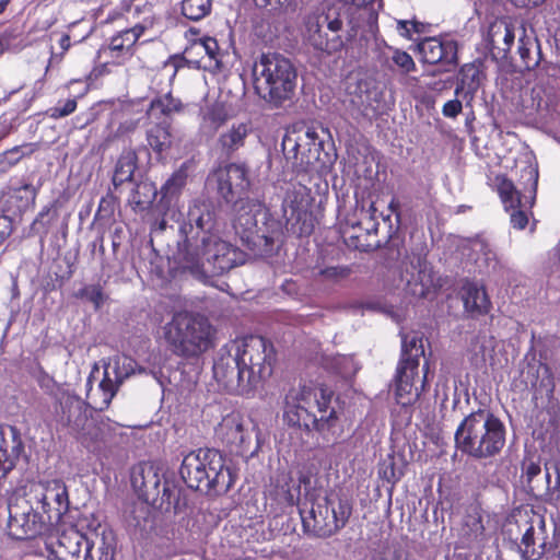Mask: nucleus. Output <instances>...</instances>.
Instances as JSON below:
<instances>
[{
  "instance_id": "f257e3e1",
  "label": "nucleus",
  "mask_w": 560,
  "mask_h": 560,
  "mask_svg": "<svg viewBox=\"0 0 560 560\" xmlns=\"http://www.w3.org/2000/svg\"><path fill=\"white\" fill-rule=\"evenodd\" d=\"M218 222L211 203L194 200L187 218L179 225L184 237L179 244V260L184 269L197 277L221 275L244 262V254L218 234Z\"/></svg>"
},
{
  "instance_id": "f03ea898",
  "label": "nucleus",
  "mask_w": 560,
  "mask_h": 560,
  "mask_svg": "<svg viewBox=\"0 0 560 560\" xmlns=\"http://www.w3.org/2000/svg\"><path fill=\"white\" fill-rule=\"evenodd\" d=\"M275 350L261 336L231 340L220 348L213 375L226 390L247 395L272 374Z\"/></svg>"
},
{
  "instance_id": "7ed1b4c3",
  "label": "nucleus",
  "mask_w": 560,
  "mask_h": 560,
  "mask_svg": "<svg viewBox=\"0 0 560 560\" xmlns=\"http://www.w3.org/2000/svg\"><path fill=\"white\" fill-rule=\"evenodd\" d=\"M332 392L320 384L291 387L284 396L283 419L291 427L320 433L332 432L337 413L330 406Z\"/></svg>"
},
{
  "instance_id": "20e7f679",
  "label": "nucleus",
  "mask_w": 560,
  "mask_h": 560,
  "mask_svg": "<svg viewBox=\"0 0 560 560\" xmlns=\"http://www.w3.org/2000/svg\"><path fill=\"white\" fill-rule=\"evenodd\" d=\"M257 95L269 106L279 108L291 102L298 86V71L290 59L279 54H262L253 67Z\"/></svg>"
},
{
  "instance_id": "39448f33",
  "label": "nucleus",
  "mask_w": 560,
  "mask_h": 560,
  "mask_svg": "<svg viewBox=\"0 0 560 560\" xmlns=\"http://www.w3.org/2000/svg\"><path fill=\"white\" fill-rule=\"evenodd\" d=\"M457 447L476 459H487L501 452L505 428L491 411L479 409L466 416L455 432Z\"/></svg>"
},
{
  "instance_id": "423d86ee",
  "label": "nucleus",
  "mask_w": 560,
  "mask_h": 560,
  "mask_svg": "<svg viewBox=\"0 0 560 560\" xmlns=\"http://www.w3.org/2000/svg\"><path fill=\"white\" fill-rule=\"evenodd\" d=\"M100 521L93 515H83L75 525L57 530L56 541L46 542L47 560H95L92 549L100 538ZM102 546L98 547L101 556L98 560H112L104 536L101 537Z\"/></svg>"
},
{
  "instance_id": "0eeeda50",
  "label": "nucleus",
  "mask_w": 560,
  "mask_h": 560,
  "mask_svg": "<svg viewBox=\"0 0 560 560\" xmlns=\"http://www.w3.org/2000/svg\"><path fill=\"white\" fill-rule=\"evenodd\" d=\"M215 330L209 320L198 314L179 311L162 327V335L173 353L195 358L213 345Z\"/></svg>"
},
{
  "instance_id": "6e6552de",
  "label": "nucleus",
  "mask_w": 560,
  "mask_h": 560,
  "mask_svg": "<svg viewBox=\"0 0 560 560\" xmlns=\"http://www.w3.org/2000/svg\"><path fill=\"white\" fill-rule=\"evenodd\" d=\"M179 474L189 488L206 492L224 493L234 482L222 455L213 448L188 453L182 462Z\"/></svg>"
},
{
  "instance_id": "1a4fd4ad",
  "label": "nucleus",
  "mask_w": 560,
  "mask_h": 560,
  "mask_svg": "<svg viewBox=\"0 0 560 560\" xmlns=\"http://www.w3.org/2000/svg\"><path fill=\"white\" fill-rule=\"evenodd\" d=\"M145 369L140 366L132 358L117 354L104 363L103 378L96 389L90 388L86 394L89 405L98 410L108 407L124 381L131 375L142 374Z\"/></svg>"
},
{
  "instance_id": "9d476101",
  "label": "nucleus",
  "mask_w": 560,
  "mask_h": 560,
  "mask_svg": "<svg viewBox=\"0 0 560 560\" xmlns=\"http://www.w3.org/2000/svg\"><path fill=\"white\" fill-rule=\"evenodd\" d=\"M523 177H527L528 185L521 194L511 180L497 177L498 192L506 211H511L510 221L514 229L523 230L528 222L526 211L532 208L536 197L538 171L533 166L523 170Z\"/></svg>"
},
{
  "instance_id": "9b49d317",
  "label": "nucleus",
  "mask_w": 560,
  "mask_h": 560,
  "mask_svg": "<svg viewBox=\"0 0 560 560\" xmlns=\"http://www.w3.org/2000/svg\"><path fill=\"white\" fill-rule=\"evenodd\" d=\"M62 408L67 425L81 444L92 452L100 450L109 435L108 424L89 417L80 398L69 397Z\"/></svg>"
},
{
  "instance_id": "f8f14e48",
  "label": "nucleus",
  "mask_w": 560,
  "mask_h": 560,
  "mask_svg": "<svg viewBox=\"0 0 560 560\" xmlns=\"http://www.w3.org/2000/svg\"><path fill=\"white\" fill-rule=\"evenodd\" d=\"M235 202V217L233 226L242 240L253 243L255 246L262 245L259 249L260 255H270L275 248V236L258 233V223L266 219L267 209L262 202L257 199H241Z\"/></svg>"
},
{
  "instance_id": "ddd939ff",
  "label": "nucleus",
  "mask_w": 560,
  "mask_h": 560,
  "mask_svg": "<svg viewBox=\"0 0 560 560\" xmlns=\"http://www.w3.org/2000/svg\"><path fill=\"white\" fill-rule=\"evenodd\" d=\"M300 513L306 533L315 537L326 538L345 526L350 515V508L341 500L338 501L336 508L331 500L325 499L323 503L313 506L307 516L304 515L303 511H300Z\"/></svg>"
},
{
  "instance_id": "4468645a",
  "label": "nucleus",
  "mask_w": 560,
  "mask_h": 560,
  "mask_svg": "<svg viewBox=\"0 0 560 560\" xmlns=\"http://www.w3.org/2000/svg\"><path fill=\"white\" fill-rule=\"evenodd\" d=\"M9 535L15 539H30L40 535L48 523L32 499L16 498L8 505Z\"/></svg>"
},
{
  "instance_id": "2eb2a0df",
  "label": "nucleus",
  "mask_w": 560,
  "mask_h": 560,
  "mask_svg": "<svg viewBox=\"0 0 560 560\" xmlns=\"http://www.w3.org/2000/svg\"><path fill=\"white\" fill-rule=\"evenodd\" d=\"M222 57L223 52L219 48L218 40L213 37H203L187 47L183 58H170L164 63L162 71L173 78L184 60L195 68L215 72L222 68Z\"/></svg>"
},
{
  "instance_id": "dca6fc26",
  "label": "nucleus",
  "mask_w": 560,
  "mask_h": 560,
  "mask_svg": "<svg viewBox=\"0 0 560 560\" xmlns=\"http://www.w3.org/2000/svg\"><path fill=\"white\" fill-rule=\"evenodd\" d=\"M283 150L293 153L295 164L307 171L314 163L320 160L323 141L313 127L300 128L285 135L282 141Z\"/></svg>"
},
{
  "instance_id": "f3484780",
  "label": "nucleus",
  "mask_w": 560,
  "mask_h": 560,
  "mask_svg": "<svg viewBox=\"0 0 560 560\" xmlns=\"http://www.w3.org/2000/svg\"><path fill=\"white\" fill-rule=\"evenodd\" d=\"M30 499L42 509L46 518L52 523L58 522L68 511L69 497L63 481L58 479L39 482L32 487Z\"/></svg>"
},
{
  "instance_id": "a211bd4d",
  "label": "nucleus",
  "mask_w": 560,
  "mask_h": 560,
  "mask_svg": "<svg viewBox=\"0 0 560 560\" xmlns=\"http://www.w3.org/2000/svg\"><path fill=\"white\" fill-rule=\"evenodd\" d=\"M305 25L307 38L316 49L332 52L342 47L339 35L342 21L338 16L331 19L329 13H315L307 18Z\"/></svg>"
},
{
  "instance_id": "6ab92c4d",
  "label": "nucleus",
  "mask_w": 560,
  "mask_h": 560,
  "mask_svg": "<svg viewBox=\"0 0 560 560\" xmlns=\"http://www.w3.org/2000/svg\"><path fill=\"white\" fill-rule=\"evenodd\" d=\"M401 282L405 290L412 296L427 298L439 287V279L435 277L431 266L417 259L401 262Z\"/></svg>"
},
{
  "instance_id": "aec40b11",
  "label": "nucleus",
  "mask_w": 560,
  "mask_h": 560,
  "mask_svg": "<svg viewBox=\"0 0 560 560\" xmlns=\"http://www.w3.org/2000/svg\"><path fill=\"white\" fill-rule=\"evenodd\" d=\"M130 481L139 498L144 501H156L166 495V482L162 483V477L158 469L149 464H141L132 468Z\"/></svg>"
},
{
  "instance_id": "412c9836",
  "label": "nucleus",
  "mask_w": 560,
  "mask_h": 560,
  "mask_svg": "<svg viewBox=\"0 0 560 560\" xmlns=\"http://www.w3.org/2000/svg\"><path fill=\"white\" fill-rule=\"evenodd\" d=\"M218 190L228 201L234 202L244 199L249 187L247 171L244 165L231 163L215 173Z\"/></svg>"
},
{
  "instance_id": "4be33fe9",
  "label": "nucleus",
  "mask_w": 560,
  "mask_h": 560,
  "mask_svg": "<svg viewBox=\"0 0 560 560\" xmlns=\"http://www.w3.org/2000/svg\"><path fill=\"white\" fill-rule=\"evenodd\" d=\"M425 374L419 378V368L416 363L399 364L395 381L396 401L401 406H410L416 402L424 387Z\"/></svg>"
},
{
  "instance_id": "5701e85b",
  "label": "nucleus",
  "mask_w": 560,
  "mask_h": 560,
  "mask_svg": "<svg viewBox=\"0 0 560 560\" xmlns=\"http://www.w3.org/2000/svg\"><path fill=\"white\" fill-rule=\"evenodd\" d=\"M254 424L240 412H232L222 418L215 428V435L228 445L243 446L250 438Z\"/></svg>"
},
{
  "instance_id": "b1692460",
  "label": "nucleus",
  "mask_w": 560,
  "mask_h": 560,
  "mask_svg": "<svg viewBox=\"0 0 560 560\" xmlns=\"http://www.w3.org/2000/svg\"><path fill=\"white\" fill-rule=\"evenodd\" d=\"M422 61L429 65H455L457 43L448 38L428 37L418 44Z\"/></svg>"
},
{
  "instance_id": "393cba45",
  "label": "nucleus",
  "mask_w": 560,
  "mask_h": 560,
  "mask_svg": "<svg viewBox=\"0 0 560 560\" xmlns=\"http://www.w3.org/2000/svg\"><path fill=\"white\" fill-rule=\"evenodd\" d=\"M194 167L195 162L192 160L185 161L161 187V202L163 206L168 207L166 215L172 213V218L175 217V212L170 207L173 201L178 199Z\"/></svg>"
},
{
  "instance_id": "a878e982",
  "label": "nucleus",
  "mask_w": 560,
  "mask_h": 560,
  "mask_svg": "<svg viewBox=\"0 0 560 560\" xmlns=\"http://www.w3.org/2000/svg\"><path fill=\"white\" fill-rule=\"evenodd\" d=\"M463 255L475 265L476 270L479 272L494 270L498 265L495 253L490 245L481 238L467 242Z\"/></svg>"
},
{
  "instance_id": "bb28decb",
  "label": "nucleus",
  "mask_w": 560,
  "mask_h": 560,
  "mask_svg": "<svg viewBox=\"0 0 560 560\" xmlns=\"http://www.w3.org/2000/svg\"><path fill=\"white\" fill-rule=\"evenodd\" d=\"M465 310L471 314H483L489 311L490 301L482 285L466 282L462 289Z\"/></svg>"
},
{
  "instance_id": "cd10ccee",
  "label": "nucleus",
  "mask_w": 560,
  "mask_h": 560,
  "mask_svg": "<svg viewBox=\"0 0 560 560\" xmlns=\"http://www.w3.org/2000/svg\"><path fill=\"white\" fill-rule=\"evenodd\" d=\"M252 132L249 121H238L231 125L219 137V143L225 153L230 154L244 147L246 138Z\"/></svg>"
},
{
  "instance_id": "c85d7f7f",
  "label": "nucleus",
  "mask_w": 560,
  "mask_h": 560,
  "mask_svg": "<svg viewBox=\"0 0 560 560\" xmlns=\"http://www.w3.org/2000/svg\"><path fill=\"white\" fill-rule=\"evenodd\" d=\"M518 30L524 28L504 22L495 23L489 33L492 47L505 56L511 50L516 35L522 36V31Z\"/></svg>"
},
{
  "instance_id": "c756f323",
  "label": "nucleus",
  "mask_w": 560,
  "mask_h": 560,
  "mask_svg": "<svg viewBox=\"0 0 560 560\" xmlns=\"http://www.w3.org/2000/svg\"><path fill=\"white\" fill-rule=\"evenodd\" d=\"M229 119V113L223 103H214L201 109L200 131L213 136Z\"/></svg>"
},
{
  "instance_id": "7c9ffc66",
  "label": "nucleus",
  "mask_w": 560,
  "mask_h": 560,
  "mask_svg": "<svg viewBox=\"0 0 560 560\" xmlns=\"http://www.w3.org/2000/svg\"><path fill=\"white\" fill-rule=\"evenodd\" d=\"M305 190V187H300L287 192L282 209L288 221L300 220L302 214L306 213L308 200Z\"/></svg>"
},
{
  "instance_id": "2f4dec72",
  "label": "nucleus",
  "mask_w": 560,
  "mask_h": 560,
  "mask_svg": "<svg viewBox=\"0 0 560 560\" xmlns=\"http://www.w3.org/2000/svg\"><path fill=\"white\" fill-rule=\"evenodd\" d=\"M424 355L422 337L417 332H409L401 336V365L416 363L419 368V359Z\"/></svg>"
},
{
  "instance_id": "473e14b6",
  "label": "nucleus",
  "mask_w": 560,
  "mask_h": 560,
  "mask_svg": "<svg viewBox=\"0 0 560 560\" xmlns=\"http://www.w3.org/2000/svg\"><path fill=\"white\" fill-rule=\"evenodd\" d=\"M522 31V36L518 37L517 51L521 60L526 69H533L538 66L540 61V49L537 40L526 34L525 30Z\"/></svg>"
},
{
  "instance_id": "72a5a7b5",
  "label": "nucleus",
  "mask_w": 560,
  "mask_h": 560,
  "mask_svg": "<svg viewBox=\"0 0 560 560\" xmlns=\"http://www.w3.org/2000/svg\"><path fill=\"white\" fill-rule=\"evenodd\" d=\"M137 166V155L133 151H124L119 156L113 175V184L118 187L132 179Z\"/></svg>"
},
{
  "instance_id": "f704fd0d",
  "label": "nucleus",
  "mask_w": 560,
  "mask_h": 560,
  "mask_svg": "<svg viewBox=\"0 0 560 560\" xmlns=\"http://www.w3.org/2000/svg\"><path fill=\"white\" fill-rule=\"evenodd\" d=\"M324 366L334 373L349 378L355 375L360 365L355 362L352 355L337 354L334 357H325Z\"/></svg>"
},
{
  "instance_id": "c9c22d12",
  "label": "nucleus",
  "mask_w": 560,
  "mask_h": 560,
  "mask_svg": "<svg viewBox=\"0 0 560 560\" xmlns=\"http://www.w3.org/2000/svg\"><path fill=\"white\" fill-rule=\"evenodd\" d=\"M482 72L480 67L476 63H466L460 68L459 71V83L456 88V95L460 91L474 94L480 86Z\"/></svg>"
},
{
  "instance_id": "e433bc0d",
  "label": "nucleus",
  "mask_w": 560,
  "mask_h": 560,
  "mask_svg": "<svg viewBox=\"0 0 560 560\" xmlns=\"http://www.w3.org/2000/svg\"><path fill=\"white\" fill-rule=\"evenodd\" d=\"M147 138L149 145L156 152L166 151L172 145L173 141L170 125L166 122L151 127L147 132Z\"/></svg>"
},
{
  "instance_id": "4c0bfd02",
  "label": "nucleus",
  "mask_w": 560,
  "mask_h": 560,
  "mask_svg": "<svg viewBox=\"0 0 560 560\" xmlns=\"http://www.w3.org/2000/svg\"><path fill=\"white\" fill-rule=\"evenodd\" d=\"M180 108V101L173 97L168 92L163 96L156 97L150 102L149 114L153 116L159 114L168 116L173 113L179 112Z\"/></svg>"
},
{
  "instance_id": "58836bf2",
  "label": "nucleus",
  "mask_w": 560,
  "mask_h": 560,
  "mask_svg": "<svg viewBox=\"0 0 560 560\" xmlns=\"http://www.w3.org/2000/svg\"><path fill=\"white\" fill-rule=\"evenodd\" d=\"M535 528L530 525L523 534L520 551L524 560H538L544 553V545L535 546Z\"/></svg>"
},
{
  "instance_id": "ea45409f",
  "label": "nucleus",
  "mask_w": 560,
  "mask_h": 560,
  "mask_svg": "<svg viewBox=\"0 0 560 560\" xmlns=\"http://www.w3.org/2000/svg\"><path fill=\"white\" fill-rule=\"evenodd\" d=\"M212 7V0H183L182 13L191 21H199L207 16Z\"/></svg>"
},
{
  "instance_id": "a19ab883",
  "label": "nucleus",
  "mask_w": 560,
  "mask_h": 560,
  "mask_svg": "<svg viewBox=\"0 0 560 560\" xmlns=\"http://www.w3.org/2000/svg\"><path fill=\"white\" fill-rule=\"evenodd\" d=\"M36 195L37 190L33 185L24 184L21 187L14 189L12 198L18 201L16 208L20 211H25L34 206Z\"/></svg>"
},
{
  "instance_id": "79ce46f5",
  "label": "nucleus",
  "mask_w": 560,
  "mask_h": 560,
  "mask_svg": "<svg viewBox=\"0 0 560 560\" xmlns=\"http://www.w3.org/2000/svg\"><path fill=\"white\" fill-rule=\"evenodd\" d=\"M105 54L116 63H121L132 56V52L125 48L124 42L117 35L112 38Z\"/></svg>"
},
{
  "instance_id": "37998d69",
  "label": "nucleus",
  "mask_w": 560,
  "mask_h": 560,
  "mask_svg": "<svg viewBox=\"0 0 560 560\" xmlns=\"http://www.w3.org/2000/svg\"><path fill=\"white\" fill-rule=\"evenodd\" d=\"M389 50L392 51L390 60L401 72L409 73L416 69V63L408 52L393 48H389Z\"/></svg>"
},
{
  "instance_id": "c03bdc74",
  "label": "nucleus",
  "mask_w": 560,
  "mask_h": 560,
  "mask_svg": "<svg viewBox=\"0 0 560 560\" xmlns=\"http://www.w3.org/2000/svg\"><path fill=\"white\" fill-rule=\"evenodd\" d=\"M77 296L90 301L95 308H100L104 302L103 290L95 284L85 285L77 293Z\"/></svg>"
},
{
  "instance_id": "a18cd8bd",
  "label": "nucleus",
  "mask_w": 560,
  "mask_h": 560,
  "mask_svg": "<svg viewBox=\"0 0 560 560\" xmlns=\"http://www.w3.org/2000/svg\"><path fill=\"white\" fill-rule=\"evenodd\" d=\"M144 27L142 25H135L132 28L125 30L120 32L117 36L120 40L124 42L125 48H127L130 52H132V48L141 34L143 33Z\"/></svg>"
},
{
  "instance_id": "49530a36",
  "label": "nucleus",
  "mask_w": 560,
  "mask_h": 560,
  "mask_svg": "<svg viewBox=\"0 0 560 560\" xmlns=\"http://www.w3.org/2000/svg\"><path fill=\"white\" fill-rule=\"evenodd\" d=\"M21 148L15 147L0 154V173H5L22 158Z\"/></svg>"
},
{
  "instance_id": "de8ad7c7",
  "label": "nucleus",
  "mask_w": 560,
  "mask_h": 560,
  "mask_svg": "<svg viewBox=\"0 0 560 560\" xmlns=\"http://www.w3.org/2000/svg\"><path fill=\"white\" fill-rule=\"evenodd\" d=\"M77 109V100L69 98L65 103H58L55 107L50 109V117L58 119L66 116H69Z\"/></svg>"
},
{
  "instance_id": "09e8293b",
  "label": "nucleus",
  "mask_w": 560,
  "mask_h": 560,
  "mask_svg": "<svg viewBox=\"0 0 560 560\" xmlns=\"http://www.w3.org/2000/svg\"><path fill=\"white\" fill-rule=\"evenodd\" d=\"M463 105L458 100H451L446 102L442 108L445 117L455 118L462 112Z\"/></svg>"
},
{
  "instance_id": "8fccbe9b",
  "label": "nucleus",
  "mask_w": 560,
  "mask_h": 560,
  "mask_svg": "<svg viewBox=\"0 0 560 560\" xmlns=\"http://www.w3.org/2000/svg\"><path fill=\"white\" fill-rule=\"evenodd\" d=\"M366 97H364L362 94L352 97L350 100L351 105L360 113L364 114L366 112Z\"/></svg>"
},
{
  "instance_id": "3c124183",
  "label": "nucleus",
  "mask_w": 560,
  "mask_h": 560,
  "mask_svg": "<svg viewBox=\"0 0 560 560\" xmlns=\"http://www.w3.org/2000/svg\"><path fill=\"white\" fill-rule=\"evenodd\" d=\"M325 279H337L343 276V271L338 267H329L320 271Z\"/></svg>"
},
{
  "instance_id": "603ef678",
  "label": "nucleus",
  "mask_w": 560,
  "mask_h": 560,
  "mask_svg": "<svg viewBox=\"0 0 560 560\" xmlns=\"http://www.w3.org/2000/svg\"><path fill=\"white\" fill-rule=\"evenodd\" d=\"M540 466L536 463H530L526 467V477L528 481H532L536 476L540 474Z\"/></svg>"
},
{
  "instance_id": "864d4df0",
  "label": "nucleus",
  "mask_w": 560,
  "mask_h": 560,
  "mask_svg": "<svg viewBox=\"0 0 560 560\" xmlns=\"http://www.w3.org/2000/svg\"><path fill=\"white\" fill-rule=\"evenodd\" d=\"M138 188H143V189L148 190V192L150 194L147 202H151L158 196V190H156L155 186L151 183H143V184L139 185Z\"/></svg>"
},
{
  "instance_id": "5fc2aeb1",
  "label": "nucleus",
  "mask_w": 560,
  "mask_h": 560,
  "mask_svg": "<svg viewBox=\"0 0 560 560\" xmlns=\"http://www.w3.org/2000/svg\"><path fill=\"white\" fill-rule=\"evenodd\" d=\"M257 2L264 3L265 5H270L272 9L283 7L288 0H256Z\"/></svg>"
},
{
  "instance_id": "6e6d98bb",
  "label": "nucleus",
  "mask_w": 560,
  "mask_h": 560,
  "mask_svg": "<svg viewBox=\"0 0 560 560\" xmlns=\"http://www.w3.org/2000/svg\"><path fill=\"white\" fill-rule=\"evenodd\" d=\"M70 36L67 34H63L59 39V46L62 50V52L67 51L70 48Z\"/></svg>"
},
{
  "instance_id": "4d7b16f0",
  "label": "nucleus",
  "mask_w": 560,
  "mask_h": 560,
  "mask_svg": "<svg viewBox=\"0 0 560 560\" xmlns=\"http://www.w3.org/2000/svg\"><path fill=\"white\" fill-rule=\"evenodd\" d=\"M49 213V208L46 207L44 208L39 213L38 215L36 217V219L34 220L33 222V226L36 228L38 224L42 223L43 219L45 215H47Z\"/></svg>"
},
{
  "instance_id": "13d9d810",
  "label": "nucleus",
  "mask_w": 560,
  "mask_h": 560,
  "mask_svg": "<svg viewBox=\"0 0 560 560\" xmlns=\"http://www.w3.org/2000/svg\"><path fill=\"white\" fill-rule=\"evenodd\" d=\"M366 217H369L372 221H375L376 208L373 202L370 203L366 210H362Z\"/></svg>"
},
{
  "instance_id": "bf43d9fd",
  "label": "nucleus",
  "mask_w": 560,
  "mask_h": 560,
  "mask_svg": "<svg viewBox=\"0 0 560 560\" xmlns=\"http://www.w3.org/2000/svg\"><path fill=\"white\" fill-rule=\"evenodd\" d=\"M62 59V56H57V55H51V58L49 60V63L48 66L46 67V73L48 72L49 70V67L56 61V62H60Z\"/></svg>"
},
{
  "instance_id": "052dcab7",
  "label": "nucleus",
  "mask_w": 560,
  "mask_h": 560,
  "mask_svg": "<svg viewBox=\"0 0 560 560\" xmlns=\"http://www.w3.org/2000/svg\"><path fill=\"white\" fill-rule=\"evenodd\" d=\"M398 208H399V205L398 202H396L395 199H393L389 203V209L392 210V212H397L398 211Z\"/></svg>"
},
{
  "instance_id": "680f3d73",
  "label": "nucleus",
  "mask_w": 560,
  "mask_h": 560,
  "mask_svg": "<svg viewBox=\"0 0 560 560\" xmlns=\"http://www.w3.org/2000/svg\"><path fill=\"white\" fill-rule=\"evenodd\" d=\"M10 0H0V14L3 13Z\"/></svg>"
},
{
  "instance_id": "e2e57ef3",
  "label": "nucleus",
  "mask_w": 560,
  "mask_h": 560,
  "mask_svg": "<svg viewBox=\"0 0 560 560\" xmlns=\"http://www.w3.org/2000/svg\"><path fill=\"white\" fill-rule=\"evenodd\" d=\"M409 24H410V22H408V21H400V22H399V26H400V28L405 30L406 32H408V31H409V28H408V25H409Z\"/></svg>"
},
{
  "instance_id": "0e129e2a",
  "label": "nucleus",
  "mask_w": 560,
  "mask_h": 560,
  "mask_svg": "<svg viewBox=\"0 0 560 560\" xmlns=\"http://www.w3.org/2000/svg\"><path fill=\"white\" fill-rule=\"evenodd\" d=\"M527 4L538 5L542 3L545 0H525Z\"/></svg>"
},
{
  "instance_id": "69168bd1",
  "label": "nucleus",
  "mask_w": 560,
  "mask_h": 560,
  "mask_svg": "<svg viewBox=\"0 0 560 560\" xmlns=\"http://www.w3.org/2000/svg\"><path fill=\"white\" fill-rule=\"evenodd\" d=\"M383 475L388 480L390 479V477H394V469H393V467H390V476H388L387 469L384 470Z\"/></svg>"
},
{
  "instance_id": "338daca9",
  "label": "nucleus",
  "mask_w": 560,
  "mask_h": 560,
  "mask_svg": "<svg viewBox=\"0 0 560 560\" xmlns=\"http://www.w3.org/2000/svg\"><path fill=\"white\" fill-rule=\"evenodd\" d=\"M4 50H5V45H4L3 39L0 37V56L3 54Z\"/></svg>"
},
{
  "instance_id": "774afa93",
  "label": "nucleus",
  "mask_w": 560,
  "mask_h": 560,
  "mask_svg": "<svg viewBox=\"0 0 560 560\" xmlns=\"http://www.w3.org/2000/svg\"><path fill=\"white\" fill-rule=\"evenodd\" d=\"M89 90V86L86 84L83 85L82 90L79 93V96H83Z\"/></svg>"
}]
</instances>
